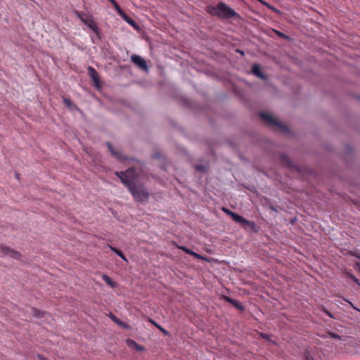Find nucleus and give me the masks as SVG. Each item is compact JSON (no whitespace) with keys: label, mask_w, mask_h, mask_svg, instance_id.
<instances>
[{"label":"nucleus","mask_w":360,"mask_h":360,"mask_svg":"<svg viewBox=\"0 0 360 360\" xmlns=\"http://www.w3.org/2000/svg\"><path fill=\"white\" fill-rule=\"evenodd\" d=\"M63 103L68 107H71L72 104V101L70 99L66 98H63Z\"/></svg>","instance_id":"23"},{"label":"nucleus","mask_w":360,"mask_h":360,"mask_svg":"<svg viewBox=\"0 0 360 360\" xmlns=\"http://www.w3.org/2000/svg\"><path fill=\"white\" fill-rule=\"evenodd\" d=\"M276 32L278 34V36H279V37H281L282 38H284V39L288 38V37L285 34H283V33H282V32H281L279 31H276Z\"/></svg>","instance_id":"28"},{"label":"nucleus","mask_w":360,"mask_h":360,"mask_svg":"<svg viewBox=\"0 0 360 360\" xmlns=\"http://www.w3.org/2000/svg\"><path fill=\"white\" fill-rule=\"evenodd\" d=\"M88 74H89V77L91 78V79L93 80V82H94L95 86L96 87H99L100 86V78H99V75H98L97 71L93 67L89 66L88 67Z\"/></svg>","instance_id":"7"},{"label":"nucleus","mask_w":360,"mask_h":360,"mask_svg":"<svg viewBox=\"0 0 360 360\" xmlns=\"http://www.w3.org/2000/svg\"><path fill=\"white\" fill-rule=\"evenodd\" d=\"M235 221L241 224L244 229H250L255 231L256 229V224L254 221L247 220L240 215H234Z\"/></svg>","instance_id":"4"},{"label":"nucleus","mask_w":360,"mask_h":360,"mask_svg":"<svg viewBox=\"0 0 360 360\" xmlns=\"http://www.w3.org/2000/svg\"><path fill=\"white\" fill-rule=\"evenodd\" d=\"M112 4H113L114 2H115V0H108Z\"/></svg>","instance_id":"33"},{"label":"nucleus","mask_w":360,"mask_h":360,"mask_svg":"<svg viewBox=\"0 0 360 360\" xmlns=\"http://www.w3.org/2000/svg\"><path fill=\"white\" fill-rule=\"evenodd\" d=\"M121 17L123 18L124 21H126L129 25L134 27V28H138V25L136 22L130 17H129L125 13H124Z\"/></svg>","instance_id":"15"},{"label":"nucleus","mask_w":360,"mask_h":360,"mask_svg":"<svg viewBox=\"0 0 360 360\" xmlns=\"http://www.w3.org/2000/svg\"><path fill=\"white\" fill-rule=\"evenodd\" d=\"M345 300L346 302H347L351 305V307H352L353 309H354L357 310V309L354 306V304H353L351 302H349V300Z\"/></svg>","instance_id":"30"},{"label":"nucleus","mask_w":360,"mask_h":360,"mask_svg":"<svg viewBox=\"0 0 360 360\" xmlns=\"http://www.w3.org/2000/svg\"><path fill=\"white\" fill-rule=\"evenodd\" d=\"M126 342H127V345L132 349H134L137 351L143 350V347L140 346L139 344H137L136 342H135L134 340H133L131 339H129V338L127 339Z\"/></svg>","instance_id":"13"},{"label":"nucleus","mask_w":360,"mask_h":360,"mask_svg":"<svg viewBox=\"0 0 360 360\" xmlns=\"http://www.w3.org/2000/svg\"><path fill=\"white\" fill-rule=\"evenodd\" d=\"M223 211L226 213L227 214L230 215L231 217V218L235 221V218H234V215H238L237 213H235L231 210H229V209L227 208H223L222 209Z\"/></svg>","instance_id":"22"},{"label":"nucleus","mask_w":360,"mask_h":360,"mask_svg":"<svg viewBox=\"0 0 360 360\" xmlns=\"http://www.w3.org/2000/svg\"><path fill=\"white\" fill-rule=\"evenodd\" d=\"M331 336H332L333 338H339V335H336V334H334V333L331 334Z\"/></svg>","instance_id":"31"},{"label":"nucleus","mask_w":360,"mask_h":360,"mask_svg":"<svg viewBox=\"0 0 360 360\" xmlns=\"http://www.w3.org/2000/svg\"><path fill=\"white\" fill-rule=\"evenodd\" d=\"M207 11L212 15L224 19L238 17V14L233 9L223 2H219L215 6H207Z\"/></svg>","instance_id":"2"},{"label":"nucleus","mask_w":360,"mask_h":360,"mask_svg":"<svg viewBox=\"0 0 360 360\" xmlns=\"http://www.w3.org/2000/svg\"><path fill=\"white\" fill-rule=\"evenodd\" d=\"M131 61L136 64L139 68L143 70H148V68L144 59L137 55H132L131 56Z\"/></svg>","instance_id":"6"},{"label":"nucleus","mask_w":360,"mask_h":360,"mask_svg":"<svg viewBox=\"0 0 360 360\" xmlns=\"http://www.w3.org/2000/svg\"><path fill=\"white\" fill-rule=\"evenodd\" d=\"M260 3H262L263 5H265L266 7H268L270 10H271L272 11L276 13H279V11L275 7H274L273 6L269 4L268 3H266V1H263V0H258Z\"/></svg>","instance_id":"18"},{"label":"nucleus","mask_w":360,"mask_h":360,"mask_svg":"<svg viewBox=\"0 0 360 360\" xmlns=\"http://www.w3.org/2000/svg\"><path fill=\"white\" fill-rule=\"evenodd\" d=\"M76 14H77V16L79 18V20L84 24V22L86 20H88L89 19V18H86V14L82 13V12H79V11H76Z\"/></svg>","instance_id":"19"},{"label":"nucleus","mask_w":360,"mask_h":360,"mask_svg":"<svg viewBox=\"0 0 360 360\" xmlns=\"http://www.w3.org/2000/svg\"><path fill=\"white\" fill-rule=\"evenodd\" d=\"M15 177H16L17 179H18V177H19V174H18V173H16V174H15Z\"/></svg>","instance_id":"34"},{"label":"nucleus","mask_w":360,"mask_h":360,"mask_svg":"<svg viewBox=\"0 0 360 360\" xmlns=\"http://www.w3.org/2000/svg\"><path fill=\"white\" fill-rule=\"evenodd\" d=\"M110 319L115 322L117 324H118L119 326H120L121 327H122L123 328H129V326L127 323L122 321L121 320H120L118 318H117L115 315H113L112 314H110Z\"/></svg>","instance_id":"14"},{"label":"nucleus","mask_w":360,"mask_h":360,"mask_svg":"<svg viewBox=\"0 0 360 360\" xmlns=\"http://www.w3.org/2000/svg\"><path fill=\"white\" fill-rule=\"evenodd\" d=\"M176 247L183 250L184 252H185L186 254L188 255H190L191 256H193V257H195V259H202V260H206V258L204 257L203 256L193 252V250L187 248L185 246H179V245H176Z\"/></svg>","instance_id":"9"},{"label":"nucleus","mask_w":360,"mask_h":360,"mask_svg":"<svg viewBox=\"0 0 360 360\" xmlns=\"http://www.w3.org/2000/svg\"><path fill=\"white\" fill-rule=\"evenodd\" d=\"M102 279L111 288L116 287V283L113 281L108 275L103 274L102 276Z\"/></svg>","instance_id":"16"},{"label":"nucleus","mask_w":360,"mask_h":360,"mask_svg":"<svg viewBox=\"0 0 360 360\" xmlns=\"http://www.w3.org/2000/svg\"><path fill=\"white\" fill-rule=\"evenodd\" d=\"M281 161L287 167H290L292 166L290 158L288 157V155L285 154H281L280 155Z\"/></svg>","instance_id":"17"},{"label":"nucleus","mask_w":360,"mask_h":360,"mask_svg":"<svg viewBox=\"0 0 360 360\" xmlns=\"http://www.w3.org/2000/svg\"><path fill=\"white\" fill-rule=\"evenodd\" d=\"M349 277H350V278H352V279L355 283H356L357 284L360 285V284H359V280H358L355 276H352V275H350V276H349Z\"/></svg>","instance_id":"29"},{"label":"nucleus","mask_w":360,"mask_h":360,"mask_svg":"<svg viewBox=\"0 0 360 360\" xmlns=\"http://www.w3.org/2000/svg\"><path fill=\"white\" fill-rule=\"evenodd\" d=\"M259 117L267 124L269 125H272L276 127L283 131H287L288 127L280 122L276 118L274 117L269 113L266 112H261L259 113Z\"/></svg>","instance_id":"3"},{"label":"nucleus","mask_w":360,"mask_h":360,"mask_svg":"<svg viewBox=\"0 0 360 360\" xmlns=\"http://www.w3.org/2000/svg\"><path fill=\"white\" fill-rule=\"evenodd\" d=\"M115 174L127 186L136 200L142 202L148 198V193L146 191L143 186H137L135 184L136 180V172L135 169L132 167L129 168L124 172H117Z\"/></svg>","instance_id":"1"},{"label":"nucleus","mask_w":360,"mask_h":360,"mask_svg":"<svg viewBox=\"0 0 360 360\" xmlns=\"http://www.w3.org/2000/svg\"><path fill=\"white\" fill-rule=\"evenodd\" d=\"M252 72L258 77L265 79V75L262 72L259 65L255 64L252 68Z\"/></svg>","instance_id":"12"},{"label":"nucleus","mask_w":360,"mask_h":360,"mask_svg":"<svg viewBox=\"0 0 360 360\" xmlns=\"http://www.w3.org/2000/svg\"><path fill=\"white\" fill-rule=\"evenodd\" d=\"M32 311L34 312V315L36 317H39L41 315V312L38 311L37 309H32Z\"/></svg>","instance_id":"26"},{"label":"nucleus","mask_w":360,"mask_h":360,"mask_svg":"<svg viewBox=\"0 0 360 360\" xmlns=\"http://www.w3.org/2000/svg\"><path fill=\"white\" fill-rule=\"evenodd\" d=\"M112 6L120 16L124 13L116 1L113 3Z\"/></svg>","instance_id":"21"},{"label":"nucleus","mask_w":360,"mask_h":360,"mask_svg":"<svg viewBox=\"0 0 360 360\" xmlns=\"http://www.w3.org/2000/svg\"><path fill=\"white\" fill-rule=\"evenodd\" d=\"M306 359L307 360H313L312 358L308 355L306 356Z\"/></svg>","instance_id":"32"},{"label":"nucleus","mask_w":360,"mask_h":360,"mask_svg":"<svg viewBox=\"0 0 360 360\" xmlns=\"http://www.w3.org/2000/svg\"><path fill=\"white\" fill-rule=\"evenodd\" d=\"M84 25L88 26L98 37L100 35V30L98 27L97 25L92 19V18H89V19L86 20L84 22Z\"/></svg>","instance_id":"8"},{"label":"nucleus","mask_w":360,"mask_h":360,"mask_svg":"<svg viewBox=\"0 0 360 360\" xmlns=\"http://www.w3.org/2000/svg\"><path fill=\"white\" fill-rule=\"evenodd\" d=\"M0 253L2 256H9L10 257L15 259H19L21 257L20 252L4 245H0Z\"/></svg>","instance_id":"5"},{"label":"nucleus","mask_w":360,"mask_h":360,"mask_svg":"<svg viewBox=\"0 0 360 360\" xmlns=\"http://www.w3.org/2000/svg\"><path fill=\"white\" fill-rule=\"evenodd\" d=\"M261 336H262L264 339H266V340H269V341H270V340H271V335H269V334L261 333Z\"/></svg>","instance_id":"25"},{"label":"nucleus","mask_w":360,"mask_h":360,"mask_svg":"<svg viewBox=\"0 0 360 360\" xmlns=\"http://www.w3.org/2000/svg\"><path fill=\"white\" fill-rule=\"evenodd\" d=\"M106 145L112 156H114L115 158H117L118 160H124V159L123 155L121 153H120L119 152L116 151L114 149L112 145L110 142H107Z\"/></svg>","instance_id":"11"},{"label":"nucleus","mask_w":360,"mask_h":360,"mask_svg":"<svg viewBox=\"0 0 360 360\" xmlns=\"http://www.w3.org/2000/svg\"><path fill=\"white\" fill-rule=\"evenodd\" d=\"M195 168L197 171H199V172H204L205 171V167L202 166V165H196L195 166Z\"/></svg>","instance_id":"24"},{"label":"nucleus","mask_w":360,"mask_h":360,"mask_svg":"<svg viewBox=\"0 0 360 360\" xmlns=\"http://www.w3.org/2000/svg\"><path fill=\"white\" fill-rule=\"evenodd\" d=\"M224 300L230 304H231L233 306H234L236 309H238L240 311H244L245 307L238 300H233L229 297L225 296Z\"/></svg>","instance_id":"10"},{"label":"nucleus","mask_w":360,"mask_h":360,"mask_svg":"<svg viewBox=\"0 0 360 360\" xmlns=\"http://www.w3.org/2000/svg\"><path fill=\"white\" fill-rule=\"evenodd\" d=\"M110 249L114 252H115L118 256H120L122 259H124V261H127L125 256L124 255L123 252L121 250H120L115 248H112V247H110Z\"/></svg>","instance_id":"20"},{"label":"nucleus","mask_w":360,"mask_h":360,"mask_svg":"<svg viewBox=\"0 0 360 360\" xmlns=\"http://www.w3.org/2000/svg\"><path fill=\"white\" fill-rule=\"evenodd\" d=\"M156 326L160 329V330L164 333L165 335H167L168 334V332L165 329L163 328L162 327H161L160 326H158V325H156Z\"/></svg>","instance_id":"27"}]
</instances>
